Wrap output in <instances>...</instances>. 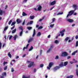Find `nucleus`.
<instances>
[{"mask_svg":"<svg viewBox=\"0 0 78 78\" xmlns=\"http://www.w3.org/2000/svg\"><path fill=\"white\" fill-rule=\"evenodd\" d=\"M27 63H30V64L28 66V67L29 68L32 67V66H34V62H33L27 61Z\"/></svg>","mask_w":78,"mask_h":78,"instance_id":"1","label":"nucleus"},{"mask_svg":"<svg viewBox=\"0 0 78 78\" xmlns=\"http://www.w3.org/2000/svg\"><path fill=\"white\" fill-rule=\"evenodd\" d=\"M75 10H71L70 11H69V12L68 14L66 16V18H67L69 16H72L73 13L75 12Z\"/></svg>","mask_w":78,"mask_h":78,"instance_id":"2","label":"nucleus"},{"mask_svg":"<svg viewBox=\"0 0 78 78\" xmlns=\"http://www.w3.org/2000/svg\"><path fill=\"white\" fill-rule=\"evenodd\" d=\"M19 28L21 30V31L20 33V36H22V34H23V28L22 27V26L19 27Z\"/></svg>","mask_w":78,"mask_h":78,"instance_id":"3","label":"nucleus"},{"mask_svg":"<svg viewBox=\"0 0 78 78\" xmlns=\"http://www.w3.org/2000/svg\"><path fill=\"white\" fill-rule=\"evenodd\" d=\"M53 64H54L52 62H50L48 66L47 67V69L50 70V68H51V67L52 66H53Z\"/></svg>","mask_w":78,"mask_h":78,"instance_id":"4","label":"nucleus"},{"mask_svg":"<svg viewBox=\"0 0 78 78\" xmlns=\"http://www.w3.org/2000/svg\"><path fill=\"white\" fill-rule=\"evenodd\" d=\"M16 21H14V22H13L11 24V26H13V25H14L12 27V28H11V30H13V29H14V28H15V24H16Z\"/></svg>","mask_w":78,"mask_h":78,"instance_id":"5","label":"nucleus"},{"mask_svg":"<svg viewBox=\"0 0 78 78\" xmlns=\"http://www.w3.org/2000/svg\"><path fill=\"white\" fill-rule=\"evenodd\" d=\"M67 55H68V54L66 52H64L62 53L61 56H67Z\"/></svg>","mask_w":78,"mask_h":78,"instance_id":"6","label":"nucleus"},{"mask_svg":"<svg viewBox=\"0 0 78 78\" xmlns=\"http://www.w3.org/2000/svg\"><path fill=\"white\" fill-rule=\"evenodd\" d=\"M65 31H66V30L63 29L62 31H60V34H62L61 35L62 36H64V33H64L65 32Z\"/></svg>","mask_w":78,"mask_h":78,"instance_id":"7","label":"nucleus"},{"mask_svg":"<svg viewBox=\"0 0 78 78\" xmlns=\"http://www.w3.org/2000/svg\"><path fill=\"white\" fill-rule=\"evenodd\" d=\"M67 21L69 23H72L74 22V20L72 19H67Z\"/></svg>","mask_w":78,"mask_h":78,"instance_id":"8","label":"nucleus"},{"mask_svg":"<svg viewBox=\"0 0 78 78\" xmlns=\"http://www.w3.org/2000/svg\"><path fill=\"white\" fill-rule=\"evenodd\" d=\"M53 45H51V46L50 48L48 50L47 53H49V52H50V51L51 50V49H52V48H53Z\"/></svg>","mask_w":78,"mask_h":78,"instance_id":"9","label":"nucleus"},{"mask_svg":"<svg viewBox=\"0 0 78 78\" xmlns=\"http://www.w3.org/2000/svg\"><path fill=\"white\" fill-rule=\"evenodd\" d=\"M56 4V1L54 0L50 4V5H55Z\"/></svg>","mask_w":78,"mask_h":78,"instance_id":"10","label":"nucleus"},{"mask_svg":"<svg viewBox=\"0 0 78 78\" xmlns=\"http://www.w3.org/2000/svg\"><path fill=\"white\" fill-rule=\"evenodd\" d=\"M29 44H27L26 46V47H24L23 50L24 51L25 50V49H27L28 48V47L29 46Z\"/></svg>","mask_w":78,"mask_h":78,"instance_id":"11","label":"nucleus"},{"mask_svg":"<svg viewBox=\"0 0 78 78\" xmlns=\"http://www.w3.org/2000/svg\"><path fill=\"white\" fill-rule=\"evenodd\" d=\"M64 66V64L63 63V62H61V63L59 65V66L58 67H60V68L61 67H63Z\"/></svg>","mask_w":78,"mask_h":78,"instance_id":"12","label":"nucleus"},{"mask_svg":"<svg viewBox=\"0 0 78 78\" xmlns=\"http://www.w3.org/2000/svg\"><path fill=\"white\" fill-rule=\"evenodd\" d=\"M42 9V6L41 5H39L37 8V11H41Z\"/></svg>","mask_w":78,"mask_h":78,"instance_id":"13","label":"nucleus"},{"mask_svg":"<svg viewBox=\"0 0 78 78\" xmlns=\"http://www.w3.org/2000/svg\"><path fill=\"white\" fill-rule=\"evenodd\" d=\"M59 69H60V67L59 66H56L54 68V70H57Z\"/></svg>","mask_w":78,"mask_h":78,"instance_id":"14","label":"nucleus"},{"mask_svg":"<svg viewBox=\"0 0 78 78\" xmlns=\"http://www.w3.org/2000/svg\"><path fill=\"white\" fill-rule=\"evenodd\" d=\"M73 7L74 8V10H75V11H76V8L77 7L76 5L74 4V5H73Z\"/></svg>","mask_w":78,"mask_h":78,"instance_id":"15","label":"nucleus"},{"mask_svg":"<svg viewBox=\"0 0 78 78\" xmlns=\"http://www.w3.org/2000/svg\"><path fill=\"white\" fill-rule=\"evenodd\" d=\"M35 34H36V30H35V29H34L33 34L32 35L33 37H34V36H35Z\"/></svg>","mask_w":78,"mask_h":78,"instance_id":"16","label":"nucleus"},{"mask_svg":"<svg viewBox=\"0 0 78 78\" xmlns=\"http://www.w3.org/2000/svg\"><path fill=\"white\" fill-rule=\"evenodd\" d=\"M69 39H70V37H67L64 40V41H65L66 42H67V41H68Z\"/></svg>","mask_w":78,"mask_h":78,"instance_id":"17","label":"nucleus"},{"mask_svg":"<svg viewBox=\"0 0 78 78\" xmlns=\"http://www.w3.org/2000/svg\"><path fill=\"white\" fill-rule=\"evenodd\" d=\"M16 22L18 23H21V21L20 20V19H17L16 20Z\"/></svg>","mask_w":78,"mask_h":78,"instance_id":"18","label":"nucleus"},{"mask_svg":"<svg viewBox=\"0 0 78 78\" xmlns=\"http://www.w3.org/2000/svg\"><path fill=\"white\" fill-rule=\"evenodd\" d=\"M77 52H78L77 50H76V51H74L72 53V55H75V53H77Z\"/></svg>","mask_w":78,"mask_h":78,"instance_id":"19","label":"nucleus"},{"mask_svg":"<svg viewBox=\"0 0 78 78\" xmlns=\"http://www.w3.org/2000/svg\"><path fill=\"white\" fill-rule=\"evenodd\" d=\"M2 76H6V72H4L3 74H2Z\"/></svg>","mask_w":78,"mask_h":78,"instance_id":"20","label":"nucleus"},{"mask_svg":"<svg viewBox=\"0 0 78 78\" xmlns=\"http://www.w3.org/2000/svg\"><path fill=\"white\" fill-rule=\"evenodd\" d=\"M30 76H25L23 75L22 77V78H30Z\"/></svg>","mask_w":78,"mask_h":78,"instance_id":"21","label":"nucleus"},{"mask_svg":"<svg viewBox=\"0 0 78 78\" xmlns=\"http://www.w3.org/2000/svg\"><path fill=\"white\" fill-rule=\"evenodd\" d=\"M73 75H71L69 76H68L67 77V78H73Z\"/></svg>","mask_w":78,"mask_h":78,"instance_id":"22","label":"nucleus"},{"mask_svg":"<svg viewBox=\"0 0 78 78\" xmlns=\"http://www.w3.org/2000/svg\"><path fill=\"white\" fill-rule=\"evenodd\" d=\"M33 38H30V40H29L28 41V43H30V42L32 41H33Z\"/></svg>","mask_w":78,"mask_h":78,"instance_id":"23","label":"nucleus"},{"mask_svg":"<svg viewBox=\"0 0 78 78\" xmlns=\"http://www.w3.org/2000/svg\"><path fill=\"white\" fill-rule=\"evenodd\" d=\"M17 34H16L13 37L14 41H16V39H17Z\"/></svg>","mask_w":78,"mask_h":78,"instance_id":"24","label":"nucleus"},{"mask_svg":"<svg viewBox=\"0 0 78 78\" xmlns=\"http://www.w3.org/2000/svg\"><path fill=\"white\" fill-rule=\"evenodd\" d=\"M35 17V16H30V19H34V18Z\"/></svg>","mask_w":78,"mask_h":78,"instance_id":"25","label":"nucleus"},{"mask_svg":"<svg viewBox=\"0 0 78 78\" xmlns=\"http://www.w3.org/2000/svg\"><path fill=\"white\" fill-rule=\"evenodd\" d=\"M8 56L10 57V58H11V57H12V55L9 52L8 54Z\"/></svg>","mask_w":78,"mask_h":78,"instance_id":"26","label":"nucleus"},{"mask_svg":"<svg viewBox=\"0 0 78 78\" xmlns=\"http://www.w3.org/2000/svg\"><path fill=\"white\" fill-rule=\"evenodd\" d=\"M68 64V62H66L64 63V65L63 66H66V65H67V64Z\"/></svg>","mask_w":78,"mask_h":78,"instance_id":"27","label":"nucleus"},{"mask_svg":"<svg viewBox=\"0 0 78 78\" xmlns=\"http://www.w3.org/2000/svg\"><path fill=\"white\" fill-rule=\"evenodd\" d=\"M33 49V47L31 46L29 49V51H31V50H32Z\"/></svg>","mask_w":78,"mask_h":78,"instance_id":"28","label":"nucleus"},{"mask_svg":"<svg viewBox=\"0 0 78 78\" xmlns=\"http://www.w3.org/2000/svg\"><path fill=\"white\" fill-rule=\"evenodd\" d=\"M63 14V12H58V13L57 14V16H59V15H61V14Z\"/></svg>","mask_w":78,"mask_h":78,"instance_id":"29","label":"nucleus"},{"mask_svg":"<svg viewBox=\"0 0 78 78\" xmlns=\"http://www.w3.org/2000/svg\"><path fill=\"white\" fill-rule=\"evenodd\" d=\"M16 29H15L12 30V33H16Z\"/></svg>","mask_w":78,"mask_h":78,"instance_id":"30","label":"nucleus"},{"mask_svg":"<svg viewBox=\"0 0 78 78\" xmlns=\"http://www.w3.org/2000/svg\"><path fill=\"white\" fill-rule=\"evenodd\" d=\"M22 15L23 16H27V14H26V13H25V12H23Z\"/></svg>","mask_w":78,"mask_h":78,"instance_id":"31","label":"nucleus"},{"mask_svg":"<svg viewBox=\"0 0 78 78\" xmlns=\"http://www.w3.org/2000/svg\"><path fill=\"white\" fill-rule=\"evenodd\" d=\"M3 14V10H1L0 9V15H2Z\"/></svg>","mask_w":78,"mask_h":78,"instance_id":"32","label":"nucleus"},{"mask_svg":"<svg viewBox=\"0 0 78 78\" xmlns=\"http://www.w3.org/2000/svg\"><path fill=\"white\" fill-rule=\"evenodd\" d=\"M27 29H28L29 30H31L32 29V27H27Z\"/></svg>","mask_w":78,"mask_h":78,"instance_id":"33","label":"nucleus"},{"mask_svg":"<svg viewBox=\"0 0 78 78\" xmlns=\"http://www.w3.org/2000/svg\"><path fill=\"white\" fill-rule=\"evenodd\" d=\"M76 74L77 76L78 77V69H76Z\"/></svg>","mask_w":78,"mask_h":78,"instance_id":"34","label":"nucleus"},{"mask_svg":"<svg viewBox=\"0 0 78 78\" xmlns=\"http://www.w3.org/2000/svg\"><path fill=\"white\" fill-rule=\"evenodd\" d=\"M37 36H40L41 35V32H38V33L37 34Z\"/></svg>","mask_w":78,"mask_h":78,"instance_id":"35","label":"nucleus"},{"mask_svg":"<svg viewBox=\"0 0 78 78\" xmlns=\"http://www.w3.org/2000/svg\"><path fill=\"white\" fill-rule=\"evenodd\" d=\"M7 68H8V66H5L4 68V70H6L7 69Z\"/></svg>","mask_w":78,"mask_h":78,"instance_id":"36","label":"nucleus"},{"mask_svg":"<svg viewBox=\"0 0 78 78\" xmlns=\"http://www.w3.org/2000/svg\"><path fill=\"white\" fill-rule=\"evenodd\" d=\"M78 41H77L76 43V47H78Z\"/></svg>","mask_w":78,"mask_h":78,"instance_id":"37","label":"nucleus"},{"mask_svg":"<svg viewBox=\"0 0 78 78\" xmlns=\"http://www.w3.org/2000/svg\"><path fill=\"white\" fill-rule=\"evenodd\" d=\"M12 22V20H10V21H9V25H11V23Z\"/></svg>","mask_w":78,"mask_h":78,"instance_id":"38","label":"nucleus"},{"mask_svg":"<svg viewBox=\"0 0 78 78\" xmlns=\"http://www.w3.org/2000/svg\"><path fill=\"white\" fill-rule=\"evenodd\" d=\"M44 67V64H40V67L42 68V67Z\"/></svg>","mask_w":78,"mask_h":78,"instance_id":"39","label":"nucleus"},{"mask_svg":"<svg viewBox=\"0 0 78 78\" xmlns=\"http://www.w3.org/2000/svg\"><path fill=\"white\" fill-rule=\"evenodd\" d=\"M8 28V26L5 27L4 29V31H5V30H7Z\"/></svg>","mask_w":78,"mask_h":78,"instance_id":"40","label":"nucleus"},{"mask_svg":"<svg viewBox=\"0 0 78 78\" xmlns=\"http://www.w3.org/2000/svg\"><path fill=\"white\" fill-rule=\"evenodd\" d=\"M55 44H58V43H59V42H58V41L57 40H56L55 41Z\"/></svg>","mask_w":78,"mask_h":78,"instance_id":"41","label":"nucleus"},{"mask_svg":"<svg viewBox=\"0 0 78 78\" xmlns=\"http://www.w3.org/2000/svg\"><path fill=\"white\" fill-rule=\"evenodd\" d=\"M43 28V27H42V26H41L38 27V29L39 30L40 29H42V28Z\"/></svg>","mask_w":78,"mask_h":78,"instance_id":"42","label":"nucleus"},{"mask_svg":"<svg viewBox=\"0 0 78 78\" xmlns=\"http://www.w3.org/2000/svg\"><path fill=\"white\" fill-rule=\"evenodd\" d=\"M54 25L55 24H51L50 25V27H51V28H52V27H54Z\"/></svg>","mask_w":78,"mask_h":78,"instance_id":"43","label":"nucleus"},{"mask_svg":"<svg viewBox=\"0 0 78 78\" xmlns=\"http://www.w3.org/2000/svg\"><path fill=\"white\" fill-rule=\"evenodd\" d=\"M12 35L10 36L9 37V40H11L12 39Z\"/></svg>","mask_w":78,"mask_h":78,"instance_id":"44","label":"nucleus"},{"mask_svg":"<svg viewBox=\"0 0 78 78\" xmlns=\"http://www.w3.org/2000/svg\"><path fill=\"white\" fill-rule=\"evenodd\" d=\"M7 63H8V62H4L3 63V66H5V65L6 64H7Z\"/></svg>","mask_w":78,"mask_h":78,"instance_id":"45","label":"nucleus"},{"mask_svg":"<svg viewBox=\"0 0 78 78\" xmlns=\"http://www.w3.org/2000/svg\"><path fill=\"white\" fill-rule=\"evenodd\" d=\"M25 20H24L23 22L22 23V25H25Z\"/></svg>","mask_w":78,"mask_h":78,"instance_id":"46","label":"nucleus"},{"mask_svg":"<svg viewBox=\"0 0 78 78\" xmlns=\"http://www.w3.org/2000/svg\"><path fill=\"white\" fill-rule=\"evenodd\" d=\"M29 23H30V25H31V24H32V23H33V21H30Z\"/></svg>","mask_w":78,"mask_h":78,"instance_id":"47","label":"nucleus"},{"mask_svg":"<svg viewBox=\"0 0 78 78\" xmlns=\"http://www.w3.org/2000/svg\"><path fill=\"white\" fill-rule=\"evenodd\" d=\"M27 0H24L23 1V3H26V2H27Z\"/></svg>","mask_w":78,"mask_h":78,"instance_id":"48","label":"nucleus"},{"mask_svg":"<svg viewBox=\"0 0 78 78\" xmlns=\"http://www.w3.org/2000/svg\"><path fill=\"white\" fill-rule=\"evenodd\" d=\"M11 69H12V70H11L12 72H14V69L13 68H12Z\"/></svg>","mask_w":78,"mask_h":78,"instance_id":"49","label":"nucleus"},{"mask_svg":"<svg viewBox=\"0 0 78 78\" xmlns=\"http://www.w3.org/2000/svg\"><path fill=\"white\" fill-rule=\"evenodd\" d=\"M54 8H55V6H54L53 7H52V8H51L50 9V11H51V10H52Z\"/></svg>","mask_w":78,"mask_h":78,"instance_id":"50","label":"nucleus"},{"mask_svg":"<svg viewBox=\"0 0 78 78\" xmlns=\"http://www.w3.org/2000/svg\"><path fill=\"white\" fill-rule=\"evenodd\" d=\"M59 58V56L58 55H57L56 56V58H55V59H58Z\"/></svg>","mask_w":78,"mask_h":78,"instance_id":"51","label":"nucleus"},{"mask_svg":"<svg viewBox=\"0 0 78 78\" xmlns=\"http://www.w3.org/2000/svg\"><path fill=\"white\" fill-rule=\"evenodd\" d=\"M2 43L1 42H0V49H1V48H2Z\"/></svg>","mask_w":78,"mask_h":78,"instance_id":"52","label":"nucleus"},{"mask_svg":"<svg viewBox=\"0 0 78 78\" xmlns=\"http://www.w3.org/2000/svg\"><path fill=\"white\" fill-rule=\"evenodd\" d=\"M71 58V57L70 56H68L67 59H70Z\"/></svg>","mask_w":78,"mask_h":78,"instance_id":"53","label":"nucleus"},{"mask_svg":"<svg viewBox=\"0 0 78 78\" xmlns=\"http://www.w3.org/2000/svg\"><path fill=\"white\" fill-rule=\"evenodd\" d=\"M55 21V18H53V19H52V22H54Z\"/></svg>","mask_w":78,"mask_h":78,"instance_id":"54","label":"nucleus"},{"mask_svg":"<svg viewBox=\"0 0 78 78\" xmlns=\"http://www.w3.org/2000/svg\"><path fill=\"white\" fill-rule=\"evenodd\" d=\"M36 72V69H34V72L35 73Z\"/></svg>","mask_w":78,"mask_h":78,"instance_id":"55","label":"nucleus"},{"mask_svg":"<svg viewBox=\"0 0 78 78\" xmlns=\"http://www.w3.org/2000/svg\"><path fill=\"white\" fill-rule=\"evenodd\" d=\"M26 56V54H24V55H23L22 57L23 58H24V57H25V56Z\"/></svg>","mask_w":78,"mask_h":78,"instance_id":"56","label":"nucleus"},{"mask_svg":"<svg viewBox=\"0 0 78 78\" xmlns=\"http://www.w3.org/2000/svg\"><path fill=\"white\" fill-rule=\"evenodd\" d=\"M78 38V35H76V39H77Z\"/></svg>","mask_w":78,"mask_h":78,"instance_id":"57","label":"nucleus"},{"mask_svg":"<svg viewBox=\"0 0 78 78\" xmlns=\"http://www.w3.org/2000/svg\"><path fill=\"white\" fill-rule=\"evenodd\" d=\"M51 36V35H49L48 36V38H50V37Z\"/></svg>","mask_w":78,"mask_h":78,"instance_id":"58","label":"nucleus"},{"mask_svg":"<svg viewBox=\"0 0 78 78\" xmlns=\"http://www.w3.org/2000/svg\"><path fill=\"white\" fill-rule=\"evenodd\" d=\"M5 7H5V9H7V8H8V5H5Z\"/></svg>","mask_w":78,"mask_h":78,"instance_id":"59","label":"nucleus"},{"mask_svg":"<svg viewBox=\"0 0 78 78\" xmlns=\"http://www.w3.org/2000/svg\"><path fill=\"white\" fill-rule=\"evenodd\" d=\"M0 78H5V77H4V76H1Z\"/></svg>","mask_w":78,"mask_h":78,"instance_id":"60","label":"nucleus"},{"mask_svg":"<svg viewBox=\"0 0 78 78\" xmlns=\"http://www.w3.org/2000/svg\"><path fill=\"white\" fill-rule=\"evenodd\" d=\"M42 50H40V54L41 55L42 54Z\"/></svg>","mask_w":78,"mask_h":78,"instance_id":"61","label":"nucleus"},{"mask_svg":"<svg viewBox=\"0 0 78 78\" xmlns=\"http://www.w3.org/2000/svg\"><path fill=\"white\" fill-rule=\"evenodd\" d=\"M75 26V24H73L72 25V27H74V26Z\"/></svg>","mask_w":78,"mask_h":78,"instance_id":"62","label":"nucleus"},{"mask_svg":"<svg viewBox=\"0 0 78 78\" xmlns=\"http://www.w3.org/2000/svg\"><path fill=\"white\" fill-rule=\"evenodd\" d=\"M2 71V69L1 68H0V72H1Z\"/></svg>","mask_w":78,"mask_h":78,"instance_id":"63","label":"nucleus"},{"mask_svg":"<svg viewBox=\"0 0 78 78\" xmlns=\"http://www.w3.org/2000/svg\"><path fill=\"white\" fill-rule=\"evenodd\" d=\"M77 13H74L73 14V15H74V16H76V15H77Z\"/></svg>","mask_w":78,"mask_h":78,"instance_id":"64","label":"nucleus"}]
</instances>
